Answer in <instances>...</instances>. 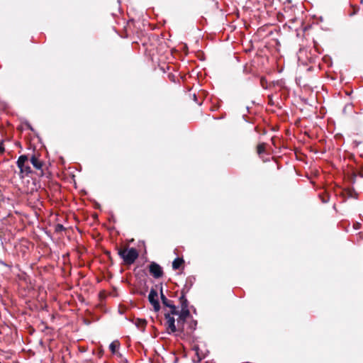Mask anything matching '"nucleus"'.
Wrapping results in <instances>:
<instances>
[{"label": "nucleus", "instance_id": "nucleus-23", "mask_svg": "<svg viewBox=\"0 0 363 363\" xmlns=\"http://www.w3.org/2000/svg\"><path fill=\"white\" fill-rule=\"evenodd\" d=\"M315 98L318 99V92L315 94Z\"/></svg>", "mask_w": 363, "mask_h": 363}, {"label": "nucleus", "instance_id": "nucleus-21", "mask_svg": "<svg viewBox=\"0 0 363 363\" xmlns=\"http://www.w3.org/2000/svg\"><path fill=\"white\" fill-rule=\"evenodd\" d=\"M314 48H315V49H318V48H317V45H316V43H315V42H314Z\"/></svg>", "mask_w": 363, "mask_h": 363}, {"label": "nucleus", "instance_id": "nucleus-6", "mask_svg": "<svg viewBox=\"0 0 363 363\" xmlns=\"http://www.w3.org/2000/svg\"><path fill=\"white\" fill-rule=\"evenodd\" d=\"M160 298H161L162 304L164 306L170 308V311L172 315H178L179 311H178L177 308L176 307V306L174 304L173 301L171 300H169L163 294V288H162V284H160Z\"/></svg>", "mask_w": 363, "mask_h": 363}, {"label": "nucleus", "instance_id": "nucleus-5", "mask_svg": "<svg viewBox=\"0 0 363 363\" xmlns=\"http://www.w3.org/2000/svg\"><path fill=\"white\" fill-rule=\"evenodd\" d=\"M28 157L26 155H21L17 160V166L20 169V173L26 174L28 175L32 172L31 168L29 166L28 163Z\"/></svg>", "mask_w": 363, "mask_h": 363}, {"label": "nucleus", "instance_id": "nucleus-19", "mask_svg": "<svg viewBox=\"0 0 363 363\" xmlns=\"http://www.w3.org/2000/svg\"><path fill=\"white\" fill-rule=\"evenodd\" d=\"M268 98H269V104H271V105H273L272 96H269Z\"/></svg>", "mask_w": 363, "mask_h": 363}, {"label": "nucleus", "instance_id": "nucleus-9", "mask_svg": "<svg viewBox=\"0 0 363 363\" xmlns=\"http://www.w3.org/2000/svg\"><path fill=\"white\" fill-rule=\"evenodd\" d=\"M30 163L38 170H41L43 166V162L39 159V157L36 155H32L30 159Z\"/></svg>", "mask_w": 363, "mask_h": 363}, {"label": "nucleus", "instance_id": "nucleus-4", "mask_svg": "<svg viewBox=\"0 0 363 363\" xmlns=\"http://www.w3.org/2000/svg\"><path fill=\"white\" fill-rule=\"evenodd\" d=\"M179 302L181 305V311H179V316H182L183 318L190 316V311L189 309V301L186 298V293L184 290L182 291L181 296L179 297Z\"/></svg>", "mask_w": 363, "mask_h": 363}, {"label": "nucleus", "instance_id": "nucleus-13", "mask_svg": "<svg viewBox=\"0 0 363 363\" xmlns=\"http://www.w3.org/2000/svg\"><path fill=\"white\" fill-rule=\"evenodd\" d=\"M267 144L264 143H262L257 145V152L258 155H261L265 152Z\"/></svg>", "mask_w": 363, "mask_h": 363}, {"label": "nucleus", "instance_id": "nucleus-17", "mask_svg": "<svg viewBox=\"0 0 363 363\" xmlns=\"http://www.w3.org/2000/svg\"><path fill=\"white\" fill-rule=\"evenodd\" d=\"M325 113L326 111H325L324 107H320V108H319V118H323Z\"/></svg>", "mask_w": 363, "mask_h": 363}, {"label": "nucleus", "instance_id": "nucleus-12", "mask_svg": "<svg viewBox=\"0 0 363 363\" xmlns=\"http://www.w3.org/2000/svg\"><path fill=\"white\" fill-rule=\"evenodd\" d=\"M120 346V343L118 341H113L109 345V349L113 354L116 352V350L118 349Z\"/></svg>", "mask_w": 363, "mask_h": 363}, {"label": "nucleus", "instance_id": "nucleus-18", "mask_svg": "<svg viewBox=\"0 0 363 363\" xmlns=\"http://www.w3.org/2000/svg\"><path fill=\"white\" fill-rule=\"evenodd\" d=\"M5 151V149H4V145H3V142L0 143V154H2L4 153Z\"/></svg>", "mask_w": 363, "mask_h": 363}, {"label": "nucleus", "instance_id": "nucleus-3", "mask_svg": "<svg viewBox=\"0 0 363 363\" xmlns=\"http://www.w3.org/2000/svg\"><path fill=\"white\" fill-rule=\"evenodd\" d=\"M172 315H173L171 313V311L164 314V318L167 320L165 325H166V328L167 330V333L169 334L175 333H179V325H178V319L177 320V324H176L175 319Z\"/></svg>", "mask_w": 363, "mask_h": 363}, {"label": "nucleus", "instance_id": "nucleus-7", "mask_svg": "<svg viewBox=\"0 0 363 363\" xmlns=\"http://www.w3.org/2000/svg\"><path fill=\"white\" fill-rule=\"evenodd\" d=\"M157 296L158 294L157 290L155 289H151L148 296V300L151 305L153 306L155 311L156 312L160 310V305L157 299Z\"/></svg>", "mask_w": 363, "mask_h": 363}, {"label": "nucleus", "instance_id": "nucleus-1", "mask_svg": "<svg viewBox=\"0 0 363 363\" xmlns=\"http://www.w3.org/2000/svg\"><path fill=\"white\" fill-rule=\"evenodd\" d=\"M178 325L179 332L177 335L190 336L196 328L197 321L194 320L191 315L186 318L179 316Z\"/></svg>", "mask_w": 363, "mask_h": 363}, {"label": "nucleus", "instance_id": "nucleus-20", "mask_svg": "<svg viewBox=\"0 0 363 363\" xmlns=\"http://www.w3.org/2000/svg\"><path fill=\"white\" fill-rule=\"evenodd\" d=\"M318 20H319V23H320V22H321V21H323L322 17H321V16H319Z\"/></svg>", "mask_w": 363, "mask_h": 363}, {"label": "nucleus", "instance_id": "nucleus-8", "mask_svg": "<svg viewBox=\"0 0 363 363\" xmlns=\"http://www.w3.org/2000/svg\"><path fill=\"white\" fill-rule=\"evenodd\" d=\"M149 271L150 274L155 279L162 277L164 274L162 268L156 262H151L149 265Z\"/></svg>", "mask_w": 363, "mask_h": 363}, {"label": "nucleus", "instance_id": "nucleus-2", "mask_svg": "<svg viewBox=\"0 0 363 363\" xmlns=\"http://www.w3.org/2000/svg\"><path fill=\"white\" fill-rule=\"evenodd\" d=\"M118 254L123 259L124 263L128 265L133 264L139 256L138 250L134 247L121 248L118 250Z\"/></svg>", "mask_w": 363, "mask_h": 363}, {"label": "nucleus", "instance_id": "nucleus-22", "mask_svg": "<svg viewBox=\"0 0 363 363\" xmlns=\"http://www.w3.org/2000/svg\"><path fill=\"white\" fill-rule=\"evenodd\" d=\"M313 184H315V182L313 180H311V182Z\"/></svg>", "mask_w": 363, "mask_h": 363}, {"label": "nucleus", "instance_id": "nucleus-10", "mask_svg": "<svg viewBox=\"0 0 363 363\" xmlns=\"http://www.w3.org/2000/svg\"><path fill=\"white\" fill-rule=\"evenodd\" d=\"M136 327L142 331H144L147 325V320L145 319L137 318L135 322Z\"/></svg>", "mask_w": 363, "mask_h": 363}, {"label": "nucleus", "instance_id": "nucleus-14", "mask_svg": "<svg viewBox=\"0 0 363 363\" xmlns=\"http://www.w3.org/2000/svg\"><path fill=\"white\" fill-rule=\"evenodd\" d=\"M260 84L262 88L267 89V81L265 77H262L260 79Z\"/></svg>", "mask_w": 363, "mask_h": 363}, {"label": "nucleus", "instance_id": "nucleus-16", "mask_svg": "<svg viewBox=\"0 0 363 363\" xmlns=\"http://www.w3.org/2000/svg\"><path fill=\"white\" fill-rule=\"evenodd\" d=\"M65 228L62 224H57L55 226V231L56 232H60L62 230H65Z\"/></svg>", "mask_w": 363, "mask_h": 363}, {"label": "nucleus", "instance_id": "nucleus-15", "mask_svg": "<svg viewBox=\"0 0 363 363\" xmlns=\"http://www.w3.org/2000/svg\"><path fill=\"white\" fill-rule=\"evenodd\" d=\"M319 199H320L323 203H327L329 201V196H322L321 192L319 191Z\"/></svg>", "mask_w": 363, "mask_h": 363}, {"label": "nucleus", "instance_id": "nucleus-11", "mask_svg": "<svg viewBox=\"0 0 363 363\" xmlns=\"http://www.w3.org/2000/svg\"><path fill=\"white\" fill-rule=\"evenodd\" d=\"M184 262V261L182 258L177 257L172 262V268L175 270L179 269Z\"/></svg>", "mask_w": 363, "mask_h": 363}]
</instances>
